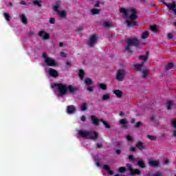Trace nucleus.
<instances>
[{"label":"nucleus","instance_id":"f257e3e1","mask_svg":"<svg viewBox=\"0 0 176 176\" xmlns=\"http://www.w3.org/2000/svg\"><path fill=\"white\" fill-rule=\"evenodd\" d=\"M120 12L124 16L125 19H126V23L128 27L137 25V22L135 21L137 19V10H135V8H120Z\"/></svg>","mask_w":176,"mask_h":176},{"label":"nucleus","instance_id":"f03ea898","mask_svg":"<svg viewBox=\"0 0 176 176\" xmlns=\"http://www.w3.org/2000/svg\"><path fill=\"white\" fill-rule=\"evenodd\" d=\"M52 87H57L60 96H65L67 91H69L70 93H74L76 90V88L74 87V86L72 85H67L63 83H53L52 84Z\"/></svg>","mask_w":176,"mask_h":176},{"label":"nucleus","instance_id":"7ed1b4c3","mask_svg":"<svg viewBox=\"0 0 176 176\" xmlns=\"http://www.w3.org/2000/svg\"><path fill=\"white\" fill-rule=\"evenodd\" d=\"M126 45L124 46V51L127 53H131L132 46H138L140 41L137 38H131L126 40Z\"/></svg>","mask_w":176,"mask_h":176},{"label":"nucleus","instance_id":"20e7f679","mask_svg":"<svg viewBox=\"0 0 176 176\" xmlns=\"http://www.w3.org/2000/svg\"><path fill=\"white\" fill-rule=\"evenodd\" d=\"M78 134L83 138H89V140H97L98 138V133L97 132L80 130Z\"/></svg>","mask_w":176,"mask_h":176},{"label":"nucleus","instance_id":"39448f33","mask_svg":"<svg viewBox=\"0 0 176 176\" xmlns=\"http://www.w3.org/2000/svg\"><path fill=\"white\" fill-rule=\"evenodd\" d=\"M148 52H146L145 55L139 56V60H140L141 61H143V63L142 64L134 65L133 66L134 71H141V69H142L144 63H145V61L148 60Z\"/></svg>","mask_w":176,"mask_h":176},{"label":"nucleus","instance_id":"423d86ee","mask_svg":"<svg viewBox=\"0 0 176 176\" xmlns=\"http://www.w3.org/2000/svg\"><path fill=\"white\" fill-rule=\"evenodd\" d=\"M43 57L47 65H49L50 67H55V65H57V62H56L54 59L47 56V54L45 52L43 53Z\"/></svg>","mask_w":176,"mask_h":176},{"label":"nucleus","instance_id":"0eeeda50","mask_svg":"<svg viewBox=\"0 0 176 176\" xmlns=\"http://www.w3.org/2000/svg\"><path fill=\"white\" fill-rule=\"evenodd\" d=\"M126 76V70L124 69H119L117 70L116 78L117 80L122 82Z\"/></svg>","mask_w":176,"mask_h":176},{"label":"nucleus","instance_id":"6e6552de","mask_svg":"<svg viewBox=\"0 0 176 176\" xmlns=\"http://www.w3.org/2000/svg\"><path fill=\"white\" fill-rule=\"evenodd\" d=\"M98 39V36L96 34L91 35L89 39L87 45L89 47H93L96 43H97V40Z\"/></svg>","mask_w":176,"mask_h":176},{"label":"nucleus","instance_id":"1a4fd4ad","mask_svg":"<svg viewBox=\"0 0 176 176\" xmlns=\"http://www.w3.org/2000/svg\"><path fill=\"white\" fill-rule=\"evenodd\" d=\"M126 167L129 170L131 176H137L141 174V172L138 169H133V166L130 164H126Z\"/></svg>","mask_w":176,"mask_h":176},{"label":"nucleus","instance_id":"9d476101","mask_svg":"<svg viewBox=\"0 0 176 176\" xmlns=\"http://www.w3.org/2000/svg\"><path fill=\"white\" fill-rule=\"evenodd\" d=\"M148 164L153 167H160V162L159 160H148Z\"/></svg>","mask_w":176,"mask_h":176},{"label":"nucleus","instance_id":"9b49d317","mask_svg":"<svg viewBox=\"0 0 176 176\" xmlns=\"http://www.w3.org/2000/svg\"><path fill=\"white\" fill-rule=\"evenodd\" d=\"M166 6L170 9V10H172L175 14H176V2L174 1L170 4H166Z\"/></svg>","mask_w":176,"mask_h":176},{"label":"nucleus","instance_id":"f8f14e48","mask_svg":"<svg viewBox=\"0 0 176 176\" xmlns=\"http://www.w3.org/2000/svg\"><path fill=\"white\" fill-rule=\"evenodd\" d=\"M49 74L50 75V76H53L54 78L58 76V72H57L56 69H54L52 68H50L49 69Z\"/></svg>","mask_w":176,"mask_h":176},{"label":"nucleus","instance_id":"ddd939ff","mask_svg":"<svg viewBox=\"0 0 176 176\" xmlns=\"http://www.w3.org/2000/svg\"><path fill=\"white\" fill-rule=\"evenodd\" d=\"M39 36L41 38H43V39H48L49 38V34H47L45 31H41L38 33Z\"/></svg>","mask_w":176,"mask_h":176},{"label":"nucleus","instance_id":"4468645a","mask_svg":"<svg viewBox=\"0 0 176 176\" xmlns=\"http://www.w3.org/2000/svg\"><path fill=\"white\" fill-rule=\"evenodd\" d=\"M58 16L62 19H65L67 17V11L65 10H59L57 12Z\"/></svg>","mask_w":176,"mask_h":176},{"label":"nucleus","instance_id":"2eb2a0df","mask_svg":"<svg viewBox=\"0 0 176 176\" xmlns=\"http://www.w3.org/2000/svg\"><path fill=\"white\" fill-rule=\"evenodd\" d=\"M103 168L108 173V174H109V175H113V172L111 170L109 165H104Z\"/></svg>","mask_w":176,"mask_h":176},{"label":"nucleus","instance_id":"dca6fc26","mask_svg":"<svg viewBox=\"0 0 176 176\" xmlns=\"http://www.w3.org/2000/svg\"><path fill=\"white\" fill-rule=\"evenodd\" d=\"M146 146L144 145V144L141 142H138V143L136 144V148H138V149H140V151L145 149Z\"/></svg>","mask_w":176,"mask_h":176},{"label":"nucleus","instance_id":"f3484780","mask_svg":"<svg viewBox=\"0 0 176 176\" xmlns=\"http://www.w3.org/2000/svg\"><path fill=\"white\" fill-rule=\"evenodd\" d=\"M91 120L92 123L94 124V126L98 125V118H97L96 117V116H91Z\"/></svg>","mask_w":176,"mask_h":176},{"label":"nucleus","instance_id":"a211bd4d","mask_svg":"<svg viewBox=\"0 0 176 176\" xmlns=\"http://www.w3.org/2000/svg\"><path fill=\"white\" fill-rule=\"evenodd\" d=\"M120 124H123L122 126L124 129H127V124L129 123V122H127L126 119H121L120 120Z\"/></svg>","mask_w":176,"mask_h":176},{"label":"nucleus","instance_id":"6ab92c4d","mask_svg":"<svg viewBox=\"0 0 176 176\" xmlns=\"http://www.w3.org/2000/svg\"><path fill=\"white\" fill-rule=\"evenodd\" d=\"M76 109L74 106H68L67 107V113H74L75 112Z\"/></svg>","mask_w":176,"mask_h":176},{"label":"nucleus","instance_id":"aec40b11","mask_svg":"<svg viewBox=\"0 0 176 176\" xmlns=\"http://www.w3.org/2000/svg\"><path fill=\"white\" fill-rule=\"evenodd\" d=\"M113 93L116 94V96H117V97H118V98H120V97H122L123 93L122 92V91L119 90V89H116L113 91Z\"/></svg>","mask_w":176,"mask_h":176},{"label":"nucleus","instance_id":"412c9836","mask_svg":"<svg viewBox=\"0 0 176 176\" xmlns=\"http://www.w3.org/2000/svg\"><path fill=\"white\" fill-rule=\"evenodd\" d=\"M20 19H21V21L23 24H27L28 21H27V17H25V15H24V14H21V15H20Z\"/></svg>","mask_w":176,"mask_h":176},{"label":"nucleus","instance_id":"4be33fe9","mask_svg":"<svg viewBox=\"0 0 176 176\" xmlns=\"http://www.w3.org/2000/svg\"><path fill=\"white\" fill-rule=\"evenodd\" d=\"M138 166H139L142 168H145V163H144V161L142 160H138Z\"/></svg>","mask_w":176,"mask_h":176},{"label":"nucleus","instance_id":"5701e85b","mask_svg":"<svg viewBox=\"0 0 176 176\" xmlns=\"http://www.w3.org/2000/svg\"><path fill=\"white\" fill-rule=\"evenodd\" d=\"M85 85H87V86H90L91 85H93V80L91 78H87L85 79Z\"/></svg>","mask_w":176,"mask_h":176},{"label":"nucleus","instance_id":"b1692460","mask_svg":"<svg viewBox=\"0 0 176 176\" xmlns=\"http://www.w3.org/2000/svg\"><path fill=\"white\" fill-rule=\"evenodd\" d=\"M110 98H111V96L109 95V94H107L102 96V100L103 101H108V100H109Z\"/></svg>","mask_w":176,"mask_h":176},{"label":"nucleus","instance_id":"393cba45","mask_svg":"<svg viewBox=\"0 0 176 176\" xmlns=\"http://www.w3.org/2000/svg\"><path fill=\"white\" fill-rule=\"evenodd\" d=\"M60 6H61L60 3H56V5H54L53 6V10H54V12H56V13L59 12L60 10H58V8H60Z\"/></svg>","mask_w":176,"mask_h":176},{"label":"nucleus","instance_id":"a878e982","mask_svg":"<svg viewBox=\"0 0 176 176\" xmlns=\"http://www.w3.org/2000/svg\"><path fill=\"white\" fill-rule=\"evenodd\" d=\"M148 36H149V32H148V31H145L142 33V39H146V38H148Z\"/></svg>","mask_w":176,"mask_h":176},{"label":"nucleus","instance_id":"bb28decb","mask_svg":"<svg viewBox=\"0 0 176 176\" xmlns=\"http://www.w3.org/2000/svg\"><path fill=\"white\" fill-rule=\"evenodd\" d=\"M166 107L167 109H171V108L174 107V103L173 102L169 101L166 103Z\"/></svg>","mask_w":176,"mask_h":176},{"label":"nucleus","instance_id":"cd10ccee","mask_svg":"<svg viewBox=\"0 0 176 176\" xmlns=\"http://www.w3.org/2000/svg\"><path fill=\"white\" fill-rule=\"evenodd\" d=\"M149 74V71L148 69H144L142 72L143 78H148V75Z\"/></svg>","mask_w":176,"mask_h":176},{"label":"nucleus","instance_id":"c85d7f7f","mask_svg":"<svg viewBox=\"0 0 176 176\" xmlns=\"http://www.w3.org/2000/svg\"><path fill=\"white\" fill-rule=\"evenodd\" d=\"M33 3L34 5H36V6H38V8H41V6H42V4H41V1L39 0H34Z\"/></svg>","mask_w":176,"mask_h":176},{"label":"nucleus","instance_id":"c756f323","mask_svg":"<svg viewBox=\"0 0 176 176\" xmlns=\"http://www.w3.org/2000/svg\"><path fill=\"white\" fill-rule=\"evenodd\" d=\"M85 76V72L82 69L79 71L78 76L80 78L81 80H83V76Z\"/></svg>","mask_w":176,"mask_h":176},{"label":"nucleus","instance_id":"7c9ffc66","mask_svg":"<svg viewBox=\"0 0 176 176\" xmlns=\"http://www.w3.org/2000/svg\"><path fill=\"white\" fill-rule=\"evenodd\" d=\"M91 13L92 14H98V13H100V10L96 9V8H93V9L91 10Z\"/></svg>","mask_w":176,"mask_h":176},{"label":"nucleus","instance_id":"2f4dec72","mask_svg":"<svg viewBox=\"0 0 176 176\" xmlns=\"http://www.w3.org/2000/svg\"><path fill=\"white\" fill-rule=\"evenodd\" d=\"M87 109V103H82L81 105V111H86Z\"/></svg>","mask_w":176,"mask_h":176},{"label":"nucleus","instance_id":"473e14b6","mask_svg":"<svg viewBox=\"0 0 176 176\" xmlns=\"http://www.w3.org/2000/svg\"><path fill=\"white\" fill-rule=\"evenodd\" d=\"M99 87L102 89V90H107V85L100 83L99 84Z\"/></svg>","mask_w":176,"mask_h":176},{"label":"nucleus","instance_id":"72a5a7b5","mask_svg":"<svg viewBox=\"0 0 176 176\" xmlns=\"http://www.w3.org/2000/svg\"><path fill=\"white\" fill-rule=\"evenodd\" d=\"M4 17L6 19V20H7V21H10V15H9L8 13H4Z\"/></svg>","mask_w":176,"mask_h":176},{"label":"nucleus","instance_id":"f704fd0d","mask_svg":"<svg viewBox=\"0 0 176 176\" xmlns=\"http://www.w3.org/2000/svg\"><path fill=\"white\" fill-rule=\"evenodd\" d=\"M173 67H174V64L171 63L166 65V69H170V68H173Z\"/></svg>","mask_w":176,"mask_h":176},{"label":"nucleus","instance_id":"c9c22d12","mask_svg":"<svg viewBox=\"0 0 176 176\" xmlns=\"http://www.w3.org/2000/svg\"><path fill=\"white\" fill-rule=\"evenodd\" d=\"M101 122L103 123L104 126H105L106 129H109L111 126H109V124L108 122L101 120Z\"/></svg>","mask_w":176,"mask_h":176},{"label":"nucleus","instance_id":"e433bc0d","mask_svg":"<svg viewBox=\"0 0 176 176\" xmlns=\"http://www.w3.org/2000/svg\"><path fill=\"white\" fill-rule=\"evenodd\" d=\"M104 27L109 28V27H112V23L109 22H104Z\"/></svg>","mask_w":176,"mask_h":176},{"label":"nucleus","instance_id":"4c0bfd02","mask_svg":"<svg viewBox=\"0 0 176 176\" xmlns=\"http://www.w3.org/2000/svg\"><path fill=\"white\" fill-rule=\"evenodd\" d=\"M147 138H149V140H151L152 141H155L156 137L153 135H147Z\"/></svg>","mask_w":176,"mask_h":176},{"label":"nucleus","instance_id":"58836bf2","mask_svg":"<svg viewBox=\"0 0 176 176\" xmlns=\"http://www.w3.org/2000/svg\"><path fill=\"white\" fill-rule=\"evenodd\" d=\"M151 31H156L157 30V25H153L151 26Z\"/></svg>","mask_w":176,"mask_h":176},{"label":"nucleus","instance_id":"ea45409f","mask_svg":"<svg viewBox=\"0 0 176 176\" xmlns=\"http://www.w3.org/2000/svg\"><path fill=\"white\" fill-rule=\"evenodd\" d=\"M171 125L173 126V127H175L176 129V118L172 120Z\"/></svg>","mask_w":176,"mask_h":176},{"label":"nucleus","instance_id":"a19ab883","mask_svg":"<svg viewBox=\"0 0 176 176\" xmlns=\"http://www.w3.org/2000/svg\"><path fill=\"white\" fill-rule=\"evenodd\" d=\"M118 171H119V173H124V171H126V168L120 167L118 168Z\"/></svg>","mask_w":176,"mask_h":176},{"label":"nucleus","instance_id":"79ce46f5","mask_svg":"<svg viewBox=\"0 0 176 176\" xmlns=\"http://www.w3.org/2000/svg\"><path fill=\"white\" fill-rule=\"evenodd\" d=\"M153 176H163V173H162V172H156L155 173L153 174Z\"/></svg>","mask_w":176,"mask_h":176},{"label":"nucleus","instance_id":"37998d69","mask_svg":"<svg viewBox=\"0 0 176 176\" xmlns=\"http://www.w3.org/2000/svg\"><path fill=\"white\" fill-rule=\"evenodd\" d=\"M56 23V19L54 18H50V24H54Z\"/></svg>","mask_w":176,"mask_h":176},{"label":"nucleus","instance_id":"c03bdc74","mask_svg":"<svg viewBox=\"0 0 176 176\" xmlns=\"http://www.w3.org/2000/svg\"><path fill=\"white\" fill-rule=\"evenodd\" d=\"M87 90L90 93H93V89L91 88V87H87Z\"/></svg>","mask_w":176,"mask_h":176},{"label":"nucleus","instance_id":"a18cd8bd","mask_svg":"<svg viewBox=\"0 0 176 176\" xmlns=\"http://www.w3.org/2000/svg\"><path fill=\"white\" fill-rule=\"evenodd\" d=\"M126 140H127V141H133V138H131V136H130V135H127Z\"/></svg>","mask_w":176,"mask_h":176},{"label":"nucleus","instance_id":"49530a36","mask_svg":"<svg viewBox=\"0 0 176 176\" xmlns=\"http://www.w3.org/2000/svg\"><path fill=\"white\" fill-rule=\"evenodd\" d=\"M168 39H173V34L168 33Z\"/></svg>","mask_w":176,"mask_h":176},{"label":"nucleus","instance_id":"de8ad7c7","mask_svg":"<svg viewBox=\"0 0 176 176\" xmlns=\"http://www.w3.org/2000/svg\"><path fill=\"white\" fill-rule=\"evenodd\" d=\"M100 3H101V2L100 1H97L95 4L96 8H99L100 7Z\"/></svg>","mask_w":176,"mask_h":176},{"label":"nucleus","instance_id":"09e8293b","mask_svg":"<svg viewBox=\"0 0 176 176\" xmlns=\"http://www.w3.org/2000/svg\"><path fill=\"white\" fill-rule=\"evenodd\" d=\"M168 163H170V162L167 159L164 160V164H168Z\"/></svg>","mask_w":176,"mask_h":176},{"label":"nucleus","instance_id":"8fccbe9b","mask_svg":"<svg viewBox=\"0 0 176 176\" xmlns=\"http://www.w3.org/2000/svg\"><path fill=\"white\" fill-rule=\"evenodd\" d=\"M61 57H66L67 54L65 52H60Z\"/></svg>","mask_w":176,"mask_h":176},{"label":"nucleus","instance_id":"3c124183","mask_svg":"<svg viewBox=\"0 0 176 176\" xmlns=\"http://www.w3.org/2000/svg\"><path fill=\"white\" fill-rule=\"evenodd\" d=\"M81 120H82V122H85L86 121V117H85V116H82L81 117Z\"/></svg>","mask_w":176,"mask_h":176},{"label":"nucleus","instance_id":"603ef678","mask_svg":"<svg viewBox=\"0 0 176 176\" xmlns=\"http://www.w3.org/2000/svg\"><path fill=\"white\" fill-rule=\"evenodd\" d=\"M142 123L140 122H137V124H135V127H140V126H141Z\"/></svg>","mask_w":176,"mask_h":176},{"label":"nucleus","instance_id":"864d4df0","mask_svg":"<svg viewBox=\"0 0 176 176\" xmlns=\"http://www.w3.org/2000/svg\"><path fill=\"white\" fill-rule=\"evenodd\" d=\"M129 160H131V161L134 160V157H133V155H129Z\"/></svg>","mask_w":176,"mask_h":176},{"label":"nucleus","instance_id":"5fc2aeb1","mask_svg":"<svg viewBox=\"0 0 176 176\" xmlns=\"http://www.w3.org/2000/svg\"><path fill=\"white\" fill-rule=\"evenodd\" d=\"M137 149L135 148V147H132L131 148V151H132L133 152L135 151Z\"/></svg>","mask_w":176,"mask_h":176},{"label":"nucleus","instance_id":"6e6d98bb","mask_svg":"<svg viewBox=\"0 0 176 176\" xmlns=\"http://www.w3.org/2000/svg\"><path fill=\"white\" fill-rule=\"evenodd\" d=\"M21 5H25V2L24 1H21Z\"/></svg>","mask_w":176,"mask_h":176},{"label":"nucleus","instance_id":"4d7b16f0","mask_svg":"<svg viewBox=\"0 0 176 176\" xmlns=\"http://www.w3.org/2000/svg\"><path fill=\"white\" fill-rule=\"evenodd\" d=\"M116 153H118V155H120V150H116Z\"/></svg>","mask_w":176,"mask_h":176},{"label":"nucleus","instance_id":"13d9d810","mask_svg":"<svg viewBox=\"0 0 176 176\" xmlns=\"http://www.w3.org/2000/svg\"><path fill=\"white\" fill-rule=\"evenodd\" d=\"M101 146H102V144H98V148H101Z\"/></svg>","mask_w":176,"mask_h":176},{"label":"nucleus","instance_id":"bf43d9fd","mask_svg":"<svg viewBox=\"0 0 176 176\" xmlns=\"http://www.w3.org/2000/svg\"><path fill=\"white\" fill-rule=\"evenodd\" d=\"M135 120L134 118H133V119L131 120V123H135Z\"/></svg>","mask_w":176,"mask_h":176},{"label":"nucleus","instance_id":"052dcab7","mask_svg":"<svg viewBox=\"0 0 176 176\" xmlns=\"http://www.w3.org/2000/svg\"><path fill=\"white\" fill-rule=\"evenodd\" d=\"M173 135H174L175 137H176V130H175V131H173Z\"/></svg>","mask_w":176,"mask_h":176},{"label":"nucleus","instance_id":"680f3d73","mask_svg":"<svg viewBox=\"0 0 176 176\" xmlns=\"http://www.w3.org/2000/svg\"><path fill=\"white\" fill-rule=\"evenodd\" d=\"M63 43H59V46H60V47H63Z\"/></svg>","mask_w":176,"mask_h":176},{"label":"nucleus","instance_id":"e2e57ef3","mask_svg":"<svg viewBox=\"0 0 176 176\" xmlns=\"http://www.w3.org/2000/svg\"><path fill=\"white\" fill-rule=\"evenodd\" d=\"M66 64L67 65H71V62H67Z\"/></svg>","mask_w":176,"mask_h":176},{"label":"nucleus","instance_id":"0e129e2a","mask_svg":"<svg viewBox=\"0 0 176 176\" xmlns=\"http://www.w3.org/2000/svg\"><path fill=\"white\" fill-rule=\"evenodd\" d=\"M120 116H123V112L121 111V112L120 113Z\"/></svg>","mask_w":176,"mask_h":176},{"label":"nucleus","instance_id":"69168bd1","mask_svg":"<svg viewBox=\"0 0 176 176\" xmlns=\"http://www.w3.org/2000/svg\"><path fill=\"white\" fill-rule=\"evenodd\" d=\"M96 164H97L98 167H100V166H101L99 162H97Z\"/></svg>","mask_w":176,"mask_h":176},{"label":"nucleus","instance_id":"338daca9","mask_svg":"<svg viewBox=\"0 0 176 176\" xmlns=\"http://www.w3.org/2000/svg\"><path fill=\"white\" fill-rule=\"evenodd\" d=\"M10 6H13V3H9Z\"/></svg>","mask_w":176,"mask_h":176},{"label":"nucleus","instance_id":"774afa93","mask_svg":"<svg viewBox=\"0 0 176 176\" xmlns=\"http://www.w3.org/2000/svg\"><path fill=\"white\" fill-rule=\"evenodd\" d=\"M174 24H175V25L176 26V23H175Z\"/></svg>","mask_w":176,"mask_h":176}]
</instances>
